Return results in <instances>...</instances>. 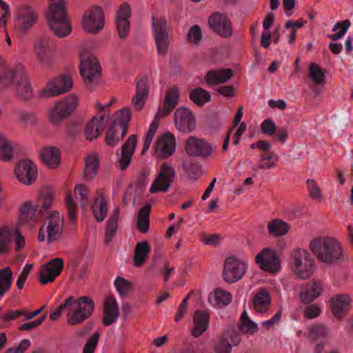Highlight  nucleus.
Returning a JSON list of instances; mask_svg holds the SVG:
<instances>
[{"mask_svg": "<svg viewBox=\"0 0 353 353\" xmlns=\"http://www.w3.org/2000/svg\"><path fill=\"white\" fill-rule=\"evenodd\" d=\"M94 309V303L90 296H83L75 299L70 296L50 314V319L52 321L57 320L61 313L67 310L68 323L70 325H79L91 316Z\"/></svg>", "mask_w": 353, "mask_h": 353, "instance_id": "f257e3e1", "label": "nucleus"}, {"mask_svg": "<svg viewBox=\"0 0 353 353\" xmlns=\"http://www.w3.org/2000/svg\"><path fill=\"white\" fill-rule=\"evenodd\" d=\"M309 248L319 261L326 264H339L345 259L341 245L333 237L315 238L310 241Z\"/></svg>", "mask_w": 353, "mask_h": 353, "instance_id": "f03ea898", "label": "nucleus"}, {"mask_svg": "<svg viewBox=\"0 0 353 353\" xmlns=\"http://www.w3.org/2000/svg\"><path fill=\"white\" fill-rule=\"evenodd\" d=\"M15 83L17 97L23 101L30 100L33 96V90L27 76L22 71H15L6 67L0 60V91Z\"/></svg>", "mask_w": 353, "mask_h": 353, "instance_id": "7ed1b4c3", "label": "nucleus"}, {"mask_svg": "<svg viewBox=\"0 0 353 353\" xmlns=\"http://www.w3.org/2000/svg\"><path fill=\"white\" fill-rule=\"evenodd\" d=\"M46 18L50 30L57 37L63 38L71 32L72 26L65 1L50 3Z\"/></svg>", "mask_w": 353, "mask_h": 353, "instance_id": "20e7f679", "label": "nucleus"}, {"mask_svg": "<svg viewBox=\"0 0 353 353\" xmlns=\"http://www.w3.org/2000/svg\"><path fill=\"white\" fill-rule=\"evenodd\" d=\"M54 196L49 189L42 190L39 194L35 205L32 208V203L25 202L20 209V221L25 223L30 221H37L45 211L48 210L52 205Z\"/></svg>", "mask_w": 353, "mask_h": 353, "instance_id": "39448f33", "label": "nucleus"}, {"mask_svg": "<svg viewBox=\"0 0 353 353\" xmlns=\"http://www.w3.org/2000/svg\"><path fill=\"white\" fill-rule=\"evenodd\" d=\"M130 120V110L128 108L121 109L118 117L112 122L105 133V141L108 146L114 147L123 141Z\"/></svg>", "mask_w": 353, "mask_h": 353, "instance_id": "423d86ee", "label": "nucleus"}, {"mask_svg": "<svg viewBox=\"0 0 353 353\" xmlns=\"http://www.w3.org/2000/svg\"><path fill=\"white\" fill-rule=\"evenodd\" d=\"M79 70L85 86L90 90L95 88L101 76V68L97 58L92 54H81Z\"/></svg>", "mask_w": 353, "mask_h": 353, "instance_id": "0eeeda50", "label": "nucleus"}, {"mask_svg": "<svg viewBox=\"0 0 353 353\" xmlns=\"http://www.w3.org/2000/svg\"><path fill=\"white\" fill-rule=\"evenodd\" d=\"M152 29L158 54L164 55L167 53L172 36L169 34L171 28L165 17H152Z\"/></svg>", "mask_w": 353, "mask_h": 353, "instance_id": "6e6552de", "label": "nucleus"}, {"mask_svg": "<svg viewBox=\"0 0 353 353\" xmlns=\"http://www.w3.org/2000/svg\"><path fill=\"white\" fill-rule=\"evenodd\" d=\"M81 25L87 32L95 34L101 32L105 25L103 8L97 5L90 7L83 15Z\"/></svg>", "mask_w": 353, "mask_h": 353, "instance_id": "1a4fd4ad", "label": "nucleus"}, {"mask_svg": "<svg viewBox=\"0 0 353 353\" xmlns=\"http://www.w3.org/2000/svg\"><path fill=\"white\" fill-rule=\"evenodd\" d=\"M296 275L301 279L310 278L314 270V259L305 249L296 248L292 252Z\"/></svg>", "mask_w": 353, "mask_h": 353, "instance_id": "9d476101", "label": "nucleus"}, {"mask_svg": "<svg viewBox=\"0 0 353 353\" xmlns=\"http://www.w3.org/2000/svg\"><path fill=\"white\" fill-rule=\"evenodd\" d=\"M79 99L75 94H70L63 100L57 101L50 110L49 117L54 124H59L77 108Z\"/></svg>", "mask_w": 353, "mask_h": 353, "instance_id": "9b49d317", "label": "nucleus"}, {"mask_svg": "<svg viewBox=\"0 0 353 353\" xmlns=\"http://www.w3.org/2000/svg\"><path fill=\"white\" fill-rule=\"evenodd\" d=\"M246 270L245 262L234 256H228L223 264V280L228 283H234L243 278Z\"/></svg>", "mask_w": 353, "mask_h": 353, "instance_id": "f8f14e48", "label": "nucleus"}, {"mask_svg": "<svg viewBox=\"0 0 353 353\" xmlns=\"http://www.w3.org/2000/svg\"><path fill=\"white\" fill-rule=\"evenodd\" d=\"M72 85L73 81L71 77H57L49 81L46 87L39 91V96L43 99L57 97L70 91Z\"/></svg>", "mask_w": 353, "mask_h": 353, "instance_id": "ddd939ff", "label": "nucleus"}, {"mask_svg": "<svg viewBox=\"0 0 353 353\" xmlns=\"http://www.w3.org/2000/svg\"><path fill=\"white\" fill-rule=\"evenodd\" d=\"M176 172L173 167L163 163L157 178L150 187V192L154 194L159 192H166L175 179Z\"/></svg>", "mask_w": 353, "mask_h": 353, "instance_id": "4468645a", "label": "nucleus"}, {"mask_svg": "<svg viewBox=\"0 0 353 353\" xmlns=\"http://www.w3.org/2000/svg\"><path fill=\"white\" fill-rule=\"evenodd\" d=\"M256 263L262 270L274 274L281 268V260L276 251L270 248L263 249L255 257Z\"/></svg>", "mask_w": 353, "mask_h": 353, "instance_id": "2eb2a0df", "label": "nucleus"}, {"mask_svg": "<svg viewBox=\"0 0 353 353\" xmlns=\"http://www.w3.org/2000/svg\"><path fill=\"white\" fill-rule=\"evenodd\" d=\"M14 172L18 181L26 185L33 184L38 175L36 165L29 159L19 161L15 165Z\"/></svg>", "mask_w": 353, "mask_h": 353, "instance_id": "dca6fc26", "label": "nucleus"}, {"mask_svg": "<svg viewBox=\"0 0 353 353\" xmlns=\"http://www.w3.org/2000/svg\"><path fill=\"white\" fill-rule=\"evenodd\" d=\"M184 150L190 157L208 158L212 153L211 144L205 139H199L195 136H191L185 140Z\"/></svg>", "mask_w": 353, "mask_h": 353, "instance_id": "f3484780", "label": "nucleus"}, {"mask_svg": "<svg viewBox=\"0 0 353 353\" xmlns=\"http://www.w3.org/2000/svg\"><path fill=\"white\" fill-rule=\"evenodd\" d=\"M210 29L223 38H230L233 34L232 23L226 14L214 12L208 21Z\"/></svg>", "mask_w": 353, "mask_h": 353, "instance_id": "a211bd4d", "label": "nucleus"}, {"mask_svg": "<svg viewBox=\"0 0 353 353\" xmlns=\"http://www.w3.org/2000/svg\"><path fill=\"white\" fill-rule=\"evenodd\" d=\"M54 47L53 39L48 36L39 38L35 43L37 59L43 66L49 68L52 63V50Z\"/></svg>", "mask_w": 353, "mask_h": 353, "instance_id": "6ab92c4d", "label": "nucleus"}, {"mask_svg": "<svg viewBox=\"0 0 353 353\" xmlns=\"http://www.w3.org/2000/svg\"><path fill=\"white\" fill-rule=\"evenodd\" d=\"M64 267L61 258H55L42 265L39 271V282L41 285L52 283L62 272Z\"/></svg>", "mask_w": 353, "mask_h": 353, "instance_id": "aec40b11", "label": "nucleus"}, {"mask_svg": "<svg viewBox=\"0 0 353 353\" xmlns=\"http://www.w3.org/2000/svg\"><path fill=\"white\" fill-rule=\"evenodd\" d=\"M176 128L184 133H190L196 128V119L191 111L184 107L176 110L174 114Z\"/></svg>", "mask_w": 353, "mask_h": 353, "instance_id": "412c9836", "label": "nucleus"}, {"mask_svg": "<svg viewBox=\"0 0 353 353\" xmlns=\"http://www.w3.org/2000/svg\"><path fill=\"white\" fill-rule=\"evenodd\" d=\"M38 15L30 6H23L18 9L14 18V26L21 32H26L37 22Z\"/></svg>", "mask_w": 353, "mask_h": 353, "instance_id": "4be33fe9", "label": "nucleus"}, {"mask_svg": "<svg viewBox=\"0 0 353 353\" xmlns=\"http://www.w3.org/2000/svg\"><path fill=\"white\" fill-rule=\"evenodd\" d=\"M137 143V135H130L121 147V157L118 160L117 167L121 170H125L129 166Z\"/></svg>", "mask_w": 353, "mask_h": 353, "instance_id": "5701e85b", "label": "nucleus"}, {"mask_svg": "<svg viewBox=\"0 0 353 353\" xmlns=\"http://www.w3.org/2000/svg\"><path fill=\"white\" fill-rule=\"evenodd\" d=\"M176 147L174 136L170 132H167L157 141L155 151L162 157L167 158L174 152Z\"/></svg>", "mask_w": 353, "mask_h": 353, "instance_id": "b1692460", "label": "nucleus"}, {"mask_svg": "<svg viewBox=\"0 0 353 353\" xmlns=\"http://www.w3.org/2000/svg\"><path fill=\"white\" fill-rule=\"evenodd\" d=\"M179 100V90L176 86H172L165 92L164 105L160 108L157 117H166L176 108Z\"/></svg>", "mask_w": 353, "mask_h": 353, "instance_id": "393cba45", "label": "nucleus"}, {"mask_svg": "<svg viewBox=\"0 0 353 353\" xmlns=\"http://www.w3.org/2000/svg\"><path fill=\"white\" fill-rule=\"evenodd\" d=\"M350 299L347 294H337L330 300L331 312L333 315L342 319L343 316L348 312Z\"/></svg>", "mask_w": 353, "mask_h": 353, "instance_id": "a878e982", "label": "nucleus"}, {"mask_svg": "<svg viewBox=\"0 0 353 353\" xmlns=\"http://www.w3.org/2000/svg\"><path fill=\"white\" fill-rule=\"evenodd\" d=\"M323 289L324 285L321 281H312L307 283L300 294L301 301L304 304H310L322 294Z\"/></svg>", "mask_w": 353, "mask_h": 353, "instance_id": "bb28decb", "label": "nucleus"}, {"mask_svg": "<svg viewBox=\"0 0 353 353\" xmlns=\"http://www.w3.org/2000/svg\"><path fill=\"white\" fill-rule=\"evenodd\" d=\"M119 316L118 303L113 296H108L104 303V316L103 324L108 326L117 321Z\"/></svg>", "mask_w": 353, "mask_h": 353, "instance_id": "cd10ccee", "label": "nucleus"}, {"mask_svg": "<svg viewBox=\"0 0 353 353\" xmlns=\"http://www.w3.org/2000/svg\"><path fill=\"white\" fill-rule=\"evenodd\" d=\"M194 327L192 330V335L194 337L200 336L204 333L209 326V315L206 312L196 310L193 316Z\"/></svg>", "mask_w": 353, "mask_h": 353, "instance_id": "c85d7f7f", "label": "nucleus"}, {"mask_svg": "<svg viewBox=\"0 0 353 353\" xmlns=\"http://www.w3.org/2000/svg\"><path fill=\"white\" fill-rule=\"evenodd\" d=\"M105 116L94 117L85 125V135L88 141H92L100 135L104 128Z\"/></svg>", "mask_w": 353, "mask_h": 353, "instance_id": "c756f323", "label": "nucleus"}, {"mask_svg": "<svg viewBox=\"0 0 353 353\" xmlns=\"http://www.w3.org/2000/svg\"><path fill=\"white\" fill-rule=\"evenodd\" d=\"M41 156L43 163L50 168H56L60 164L61 153L57 147L44 148Z\"/></svg>", "mask_w": 353, "mask_h": 353, "instance_id": "7c9ffc66", "label": "nucleus"}, {"mask_svg": "<svg viewBox=\"0 0 353 353\" xmlns=\"http://www.w3.org/2000/svg\"><path fill=\"white\" fill-rule=\"evenodd\" d=\"M148 89L147 79H141L137 83L136 94L132 98V105L138 111L141 110L145 105L148 97Z\"/></svg>", "mask_w": 353, "mask_h": 353, "instance_id": "2f4dec72", "label": "nucleus"}, {"mask_svg": "<svg viewBox=\"0 0 353 353\" xmlns=\"http://www.w3.org/2000/svg\"><path fill=\"white\" fill-rule=\"evenodd\" d=\"M234 74L231 69H220L210 70L207 73L206 82L208 84H220L227 82Z\"/></svg>", "mask_w": 353, "mask_h": 353, "instance_id": "473e14b6", "label": "nucleus"}, {"mask_svg": "<svg viewBox=\"0 0 353 353\" xmlns=\"http://www.w3.org/2000/svg\"><path fill=\"white\" fill-rule=\"evenodd\" d=\"M290 228L289 223L280 219H272L267 225L269 235L273 237L285 236L288 233Z\"/></svg>", "mask_w": 353, "mask_h": 353, "instance_id": "72a5a7b5", "label": "nucleus"}, {"mask_svg": "<svg viewBox=\"0 0 353 353\" xmlns=\"http://www.w3.org/2000/svg\"><path fill=\"white\" fill-rule=\"evenodd\" d=\"M271 298L267 290L258 292L253 298L254 310L260 313H265L270 308Z\"/></svg>", "mask_w": 353, "mask_h": 353, "instance_id": "f704fd0d", "label": "nucleus"}, {"mask_svg": "<svg viewBox=\"0 0 353 353\" xmlns=\"http://www.w3.org/2000/svg\"><path fill=\"white\" fill-rule=\"evenodd\" d=\"M92 214L98 222H102L106 217L108 210V202L103 194L100 198L96 197L91 206Z\"/></svg>", "mask_w": 353, "mask_h": 353, "instance_id": "c9c22d12", "label": "nucleus"}, {"mask_svg": "<svg viewBox=\"0 0 353 353\" xmlns=\"http://www.w3.org/2000/svg\"><path fill=\"white\" fill-rule=\"evenodd\" d=\"M150 212L151 205L146 203L138 212L137 229L141 234H146L149 230Z\"/></svg>", "mask_w": 353, "mask_h": 353, "instance_id": "e433bc0d", "label": "nucleus"}, {"mask_svg": "<svg viewBox=\"0 0 353 353\" xmlns=\"http://www.w3.org/2000/svg\"><path fill=\"white\" fill-rule=\"evenodd\" d=\"M119 218V208H116L110 215L105 228V242L109 244L113 239L118 228V221Z\"/></svg>", "mask_w": 353, "mask_h": 353, "instance_id": "4c0bfd02", "label": "nucleus"}, {"mask_svg": "<svg viewBox=\"0 0 353 353\" xmlns=\"http://www.w3.org/2000/svg\"><path fill=\"white\" fill-rule=\"evenodd\" d=\"M150 252V247L147 241H141L137 243L134 248L133 257L134 264L136 267L141 266L145 261Z\"/></svg>", "mask_w": 353, "mask_h": 353, "instance_id": "58836bf2", "label": "nucleus"}, {"mask_svg": "<svg viewBox=\"0 0 353 353\" xmlns=\"http://www.w3.org/2000/svg\"><path fill=\"white\" fill-rule=\"evenodd\" d=\"M12 283V272L10 267L0 269V299L8 292Z\"/></svg>", "mask_w": 353, "mask_h": 353, "instance_id": "ea45409f", "label": "nucleus"}, {"mask_svg": "<svg viewBox=\"0 0 353 353\" xmlns=\"http://www.w3.org/2000/svg\"><path fill=\"white\" fill-rule=\"evenodd\" d=\"M99 165V159L97 155L92 154L86 157L84 170V178L86 180L92 179L97 174Z\"/></svg>", "mask_w": 353, "mask_h": 353, "instance_id": "a19ab883", "label": "nucleus"}, {"mask_svg": "<svg viewBox=\"0 0 353 353\" xmlns=\"http://www.w3.org/2000/svg\"><path fill=\"white\" fill-rule=\"evenodd\" d=\"M190 99L197 105H203L211 99L210 92L202 88H196L190 92Z\"/></svg>", "mask_w": 353, "mask_h": 353, "instance_id": "79ce46f5", "label": "nucleus"}, {"mask_svg": "<svg viewBox=\"0 0 353 353\" xmlns=\"http://www.w3.org/2000/svg\"><path fill=\"white\" fill-rule=\"evenodd\" d=\"M309 77L317 85H323L325 82V76L322 68L315 63L309 65Z\"/></svg>", "mask_w": 353, "mask_h": 353, "instance_id": "37998d69", "label": "nucleus"}, {"mask_svg": "<svg viewBox=\"0 0 353 353\" xmlns=\"http://www.w3.org/2000/svg\"><path fill=\"white\" fill-rule=\"evenodd\" d=\"M160 117H157V113L154 117V121L150 124L149 130L146 134L144 144L143 146V150L141 151V155H143L150 148V144L153 140L155 133L157 132L158 125H159V119Z\"/></svg>", "mask_w": 353, "mask_h": 353, "instance_id": "c03bdc74", "label": "nucleus"}, {"mask_svg": "<svg viewBox=\"0 0 353 353\" xmlns=\"http://www.w3.org/2000/svg\"><path fill=\"white\" fill-rule=\"evenodd\" d=\"M24 314H26V308L16 310L9 309L0 315V320L5 325H7L10 321L17 320Z\"/></svg>", "mask_w": 353, "mask_h": 353, "instance_id": "a18cd8bd", "label": "nucleus"}, {"mask_svg": "<svg viewBox=\"0 0 353 353\" xmlns=\"http://www.w3.org/2000/svg\"><path fill=\"white\" fill-rule=\"evenodd\" d=\"M328 328L324 325H313L308 329L309 337L314 340L319 338H325L328 336Z\"/></svg>", "mask_w": 353, "mask_h": 353, "instance_id": "49530a36", "label": "nucleus"}, {"mask_svg": "<svg viewBox=\"0 0 353 353\" xmlns=\"http://www.w3.org/2000/svg\"><path fill=\"white\" fill-rule=\"evenodd\" d=\"M114 284L121 296H125L132 288V284L130 281L120 276L115 279Z\"/></svg>", "mask_w": 353, "mask_h": 353, "instance_id": "de8ad7c7", "label": "nucleus"}, {"mask_svg": "<svg viewBox=\"0 0 353 353\" xmlns=\"http://www.w3.org/2000/svg\"><path fill=\"white\" fill-rule=\"evenodd\" d=\"M12 238L6 230H0V255L8 253L11 250Z\"/></svg>", "mask_w": 353, "mask_h": 353, "instance_id": "09e8293b", "label": "nucleus"}, {"mask_svg": "<svg viewBox=\"0 0 353 353\" xmlns=\"http://www.w3.org/2000/svg\"><path fill=\"white\" fill-rule=\"evenodd\" d=\"M74 195L77 199L81 201V206L85 208L88 206L89 192L88 188L83 184L77 185L74 190Z\"/></svg>", "mask_w": 353, "mask_h": 353, "instance_id": "8fccbe9b", "label": "nucleus"}, {"mask_svg": "<svg viewBox=\"0 0 353 353\" xmlns=\"http://www.w3.org/2000/svg\"><path fill=\"white\" fill-rule=\"evenodd\" d=\"M350 26V22L349 20H345L340 22H338L334 26L332 30L336 31L337 29L340 28V30L335 34H329L328 37L332 41H336L340 39L347 32L348 28Z\"/></svg>", "mask_w": 353, "mask_h": 353, "instance_id": "3c124183", "label": "nucleus"}, {"mask_svg": "<svg viewBox=\"0 0 353 353\" xmlns=\"http://www.w3.org/2000/svg\"><path fill=\"white\" fill-rule=\"evenodd\" d=\"M202 32L200 26L194 25L190 28L187 34V40L190 43L199 45L202 40Z\"/></svg>", "mask_w": 353, "mask_h": 353, "instance_id": "603ef678", "label": "nucleus"}, {"mask_svg": "<svg viewBox=\"0 0 353 353\" xmlns=\"http://www.w3.org/2000/svg\"><path fill=\"white\" fill-rule=\"evenodd\" d=\"M65 206L68 210V216L71 223H74L77 220V205L74 202L72 196L70 193H68L65 199Z\"/></svg>", "mask_w": 353, "mask_h": 353, "instance_id": "864d4df0", "label": "nucleus"}, {"mask_svg": "<svg viewBox=\"0 0 353 353\" xmlns=\"http://www.w3.org/2000/svg\"><path fill=\"white\" fill-rule=\"evenodd\" d=\"M214 353H230L232 345L225 337L221 336L214 344Z\"/></svg>", "mask_w": 353, "mask_h": 353, "instance_id": "5fc2aeb1", "label": "nucleus"}, {"mask_svg": "<svg viewBox=\"0 0 353 353\" xmlns=\"http://www.w3.org/2000/svg\"><path fill=\"white\" fill-rule=\"evenodd\" d=\"M100 337V332H94L86 341L83 348V353H94Z\"/></svg>", "mask_w": 353, "mask_h": 353, "instance_id": "6e6d98bb", "label": "nucleus"}, {"mask_svg": "<svg viewBox=\"0 0 353 353\" xmlns=\"http://www.w3.org/2000/svg\"><path fill=\"white\" fill-rule=\"evenodd\" d=\"M116 26L119 37L121 39H125L130 30L129 20L125 19H116Z\"/></svg>", "mask_w": 353, "mask_h": 353, "instance_id": "4d7b16f0", "label": "nucleus"}, {"mask_svg": "<svg viewBox=\"0 0 353 353\" xmlns=\"http://www.w3.org/2000/svg\"><path fill=\"white\" fill-rule=\"evenodd\" d=\"M231 294L224 290H217L214 293V299L216 303L219 306L228 305L231 302Z\"/></svg>", "mask_w": 353, "mask_h": 353, "instance_id": "13d9d810", "label": "nucleus"}, {"mask_svg": "<svg viewBox=\"0 0 353 353\" xmlns=\"http://www.w3.org/2000/svg\"><path fill=\"white\" fill-rule=\"evenodd\" d=\"M63 225L59 223L57 228H52L50 230H46V239L48 243H51L59 239L62 235Z\"/></svg>", "mask_w": 353, "mask_h": 353, "instance_id": "bf43d9fd", "label": "nucleus"}, {"mask_svg": "<svg viewBox=\"0 0 353 353\" xmlns=\"http://www.w3.org/2000/svg\"><path fill=\"white\" fill-rule=\"evenodd\" d=\"M306 183L310 193V196L313 199L321 201L322 198L321 191L319 186L316 184L315 181L313 179H308Z\"/></svg>", "mask_w": 353, "mask_h": 353, "instance_id": "052dcab7", "label": "nucleus"}, {"mask_svg": "<svg viewBox=\"0 0 353 353\" xmlns=\"http://www.w3.org/2000/svg\"><path fill=\"white\" fill-rule=\"evenodd\" d=\"M321 310L316 304L306 306L303 312V318L306 319H312L320 316Z\"/></svg>", "mask_w": 353, "mask_h": 353, "instance_id": "680f3d73", "label": "nucleus"}, {"mask_svg": "<svg viewBox=\"0 0 353 353\" xmlns=\"http://www.w3.org/2000/svg\"><path fill=\"white\" fill-rule=\"evenodd\" d=\"M276 127L274 121L270 119L264 120L261 125V132L267 136H272L276 133Z\"/></svg>", "mask_w": 353, "mask_h": 353, "instance_id": "e2e57ef3", "label": "nucleus"}, {"mask_svg": "<svg viewBox=\"0 0 353 353\" xmlns=\"http://www.w3.org/2000/svg\"><path fill=\"white\" fill-rule=\"evenodd\" d=\"M13 150L11 145L8 140L4 141L3 144L0 145V159L9 160L13 157Z\"/></svg>", "mask_w": 353, "mask_h": 353, "instance_id": "0e129e2a", "label": "nucleus"}, {"mask_svg": "<svg viewBox=\"0 0 353 353\" xmlns=\"http://www.w3.org/2000/svg\"><path fill=\"white\" fill-rule=\"evenodd\" d=\"M59 223L60 225H63V219L60 217L59 212L53 211L48 216L46 230H50L52 228H57Z\"/></svg>", "mask_w": 353, "mask_h": 353, "instance_id": "69168bd1", "label": "nucleus"}, {"mask_svg": "<svg viewBox=\"0 0 353 353\" xmlns=\"http://www.w3.org/2000/svg\"><path fill=\"white\" fill-rule=\"evenodd\" d=\"M131 15V8L128 3H123L117 11L116 19L128 20Z\"/></svg>", "mask_w": 353, "mask_h": 353, "instance_id": "338daca9", "label": "nucleus"}, {"mask_svg": "<svg viewBox=\"0 0 353 353\" xmlns=\"http://www.w3.org/2000/svg\"><path fill=\"white\" fill-rule=\"evenodd\" d=\"M30 345V342L28 339H23L18 346L8 348L5 353H23Z\"/></svg>", "mask_w": 353, "mask_h": 353, "instance_id": "774afa93", "label": "nucleus"}]
</instances>
